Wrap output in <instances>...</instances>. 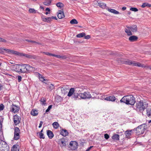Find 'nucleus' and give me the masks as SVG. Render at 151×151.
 Instances as JSON below:
<instances>
[{
	"label": "nucleus",
	"mask_w": 151,
	"mask_h": 151,
	"mask_svg": "<svg viewBox=\"0 0 151 151\" xmlns=\"http://www.w3.org/2000/svg\"><path fill=\"white\" fill-rule=\"evenodd\" d=\"M120 102L125 103L127 105L132 106L135 102V98L132 95L126 96L122 98Z\"/></svg>",
	"instance_id": "nucleus-1"
},
{
	"label": "nucleus",
	"mask_w": 151,
	"mask_h": 151,
	"mask_svg": "<svg viewBox=\"0 0 151 151\" xmlns=\"http://www.w3.org/2000/svg\"><path fill=\"white\" fill-rule=\"evenodd\" d=\"M136 106L137 110L142 112V114L144 115L143 111L147 107V104H145L142 101H139L137 103Z\"/></svg>",
	"instance_id": "nucleus-2"
},
{
	"label": "nucleus",
	"mask_w": 151,
	"mask_h": 151,
	"mask_svg": "<svg viewBox=\"0 0 151 151\" xmlns=\"http://www.w3.org/2000/svg\"><path fill=\"white\" fill-rule=\"evenodd\" d=\"M124 63L126 65H132L133 66H138L139 67L145 68L146 67L144 64H142L139 63L134 61H133L129 60H127L126 61H125L124 62Z\"/></svg>",
	"instance_id": "nucleus-3"
},
{
	"label": "nucleus",
	"mask_w": 151,
	"mask_h": 151,
	"mask_svg": "<svg viewBox=\"0 0 151 151\" xmlns=\"http://www.w3.org/2000/svg\"><path fill=\"white\" fill-rule=\"evenodd\" d=\"M145 130L144 127V125H141L138 126L137 128H134L133 131H136V132L138 135L142 134L145 132Z\"/></svg>",
	"instance_id": "nucleus-4"
},
{
	"label": "nucleus",
	"mask_w": 151,
	"mask_h": 151,
	"mask_svg": "<svg viewBox=\"0 0 151 151\" xmlns=\"http://www.w3.org/2000/svg\"><path fill=\"white\" fill-rule=\"evenodd\" d=\"M20 131L19 129L17 127L14 128V139L15 140H17L19 139L20 138Z\"/></svg>",
	"instance_id": "nucleus-5"
},
{
	"label": "nucleus",
	"mask_w": 151,
	"mask_h": 151,
	"mask_svg": "<svg viewBox=\"0 0 151 151\" xmlns=\"http://www.w3.org/2000/svg\"><path fill=\"white\" fill-rule=\"evenodd\" d=\"M33 67L30 66L28 64H22L21 65V73H25L27 71L30 70L31 68Z\"/></svg>",
	"instance_id": "nucleus-6"
},
{
	"label": "nucleus",
	"mask_w": 151,
	"mask_h": 151,
	"mask_svg": "<svg viewBox=\"0 0 151 151\" xmlns=\"http://www.w3.org/2000/svg\"><path fill=\"white\" fill-rule=\"evenodd\" d=\"M3 48H0L1 50H4L6 52L10 54H14L17 55H19V53L17 51H14L13 50H11L8 49H4Z\"/></svg>",
	"instance_id": "nucleus-7"
},
{
	"label": "nucleus",
	"mask_w": 151,
	"mask_h": 151,
	"mask_svg": "<svg viewBox=\"0 0 151 151\" xmlns=\"http://www.w3.org/2000/svg\"><path fill=\"white\" fill-rule=\"evenodd\" d=\"M91 97V95L88 92H85L82 93H80V98L82 99H89Z\"/></svg>",
	"instance_id": "nucleus-8"
},
{
	"label": "nucleus",
	"mask_w": 151,
	"mask_h": 151,
	"mask_svg": "<svg viewBox=\"0 0 151 151\" xmlns=\"http://www.w3.org/2000/svg\"><path fill=\"white\" fill-rule=\"evenodd\" d=\"M78 143L75 141H71L69 144V148L73 150H75L77 148Z\"/></svg>",
	"instance_id": "nucleus-9"
},
{
	"label": "nucleus",
	"mask_w": 151,
	"mask_h": 151,
	"mask_svg": "<svg viewBox=\"0 0 151 151\" xmlns=\"http://www.w3.org/2000/svg\"><path fill=\"white\" fill-rule=\"evenodd\" d=\"M21 120V119L20 117L18 116L17 114H16L14 116L13 121L14 124L16 126H17L20 123Z\"/></svg>",
	"instance_id": "nucleus-10"
},
{
	"label": "nucleus",
	"mask_w": 151,
	"mask_h": 151,
	"mask_svg": "<svg viewBox=\"0 0 151 151\" xmlns=\"http://www.w3.org/2000/svg\"><path fill=\"white\" fill-rule=\"evenodd\" d=\"M19 106L12 104L11 106L10 111L14 113L17 112L19 110Z\"/></svg>",
	"instance_id": "nucleus-11"
},
{
	"label": "nucleus",
	"mask_w": 151,
	"mask_h": 151,
	"mask_svg": "<svg viewBox=\"0 0 151 151\" xmlns=\"http://www.w3.org/2000/svg\"><path fill=\"white\" fill-rule=\"evenodd\" d=\"M12 68L14 69V70L15 71L19 73H21V70H22L21 64L14 65H12Z\"/></svg>",
	"instance_id": "nucleus-12"
},
{
	"label": "nucleus",
	"mask_w": 151,
	"mask_h": 151,
	"mask_svg": "<svg viewBox=\"0 0 151 151\" xmlns=\"http://www.w3.org/2000/svg\"><path fill=\"white\" fill-rule=\"evenodd\" d=\"M21 55L25 57V58H28L31 59H36L37 58V57L36 55H34L26 54L24 53L21 54Z\"/></svg>",
	"instance_id": "nucleus-13"
},
{
	"label": "nucleus",
	"mask_w": 151,
	"mask_h": 151,
	"mask_svg": "<svg viewBox=\"0 0 151 151\" xmlns=\"http://www.w3.org/2000/svg\"><path fill=\"white\" fill-rule=\"evenodd\" d=\"M128 28L130 29L131 31L133 32H136L137 31V28L136 25H133L129 27H127Z\"/></svg>",
	"instance_id": "nucleus-14"
},
{
	"label": "nucleus",
	"mask_w": 151,
	"mask_h": 151,
	"mask_svg": "<svg viewBox=\"0 0 151 151\" xmlns=\"http://www.w3.org/2000/svg\"><path fill=\"white\" fill-rule=\"evenodd\" d=\"M104 99L107 101H114L116 100V98L114 96H112L107 97Z\"/></svg>",
	"instance_id": "nucleus-15"
},
{
	"label": "nucleus",
	"mask_w": 151,
	"mask_h": 151,
	"mask_svg": "<svg viewBox=\"0 0 151 151\" xmlns=\"http://www.w3.org/2000/svg\"><path fill=\"white\" fill-rule=\"evenodd\" d=\"M58 17L59 19H61L65 17L63 11L59 10L58 12Z\"/></svg>",
	"instance_id": "nucleus-16"
},
{
	"label": "nucleus",
	"mask_w": 151,
	"mask_h": 151,
	"mask_svg": "<svg viewBox=\"0 0 151 151\" xmlns=\"http://www.w3.org/2000/svg\"><path fill=\"white\" fill-rule=\"evenodd\" d=\"M138 39V37L132 35L129 38V40L131 42H133L137 41Z\"/></svg>",
	"instance_id": "nucleus-17"
},
{
	"label": "nucleus",
	"mask_w": 151,
	"mask_h": 151,
	"mask_svg": "<svg viewBox=\"0 0 151 151\" xmlns=\"http://www.w3.org/2000/svg\"><path fill=\"white\" fill-rule=\"evenodd\" d=\"M146 111L147 116L151 118V107H148L147 108ZM150 122H151V120L149 122V123Z\"/></svg>",
	"instance_id": "nucleus-18"
},
{
	"label": "nucleus",
	"mask_w": 151,
	"mask_h": 151,
	"mask_svg": "<svg viewBox=\"0 0 151 151\" xmlns=\"http://www.w3.org/2000/svg\"><path fill=\"white\" fill-rule=\"evenodd\" d=\"M19 147L17 144L13 146L11 148V151H19Z\"/></svg>",
	"instance_id": "nucleus-19"
},
{
	"label": "nucleus",
	"mask_w": 151,
	"mask_h": 151,
	"mask_svg": "<svg viewBox=\"0 0 151 151\" xmlns=\"http://www.w3.org/2000/svg\"><path fill=\"white\" fill-rule=\"evenodd\" d=\"M47 135L48 137L50 139H52L54 137V134L52 131H51L48 130L47 131Z\"/></svg>",
	"instance_id": "nucleus-20"
},
{
	"label": "nucleus",
	"mask_w": 151,
	"mask_h": 151,
	"mask_svg": "<svg viewBox=\"0 0 151 151\" xmlns=\"http://www.w3.org/2000/svg\"><path fill=\"white\" fill-rule=\"evenodd\" d=\"M60 134L64 137L66 136L68 134V132L65 129H62L61 131Z\"/></svg>",
	"instance_id": "nucleus-21"
},
{
	"label": "nucleus",
	"mask_w": 151,
	"mask_h": 151,
	"mask_svg": "<svg viewBox=\"0 0 151 151\" xmlns=\"http://www.w3.org/2000/svg\"><path fill=\"white\" fill-rule=\"evenodd\" d=\"M72 98L74 99H80V93H74L72 96Z\"/></svg>",
	"instance_id": "nucleus-22"
},
{
	"label": "nucleus",
	"mask_w": 151,
	"mask_h": 151,
	"mask_svg": "<svg viewBox=\"0 0 151 151\" xmlns=\"http://www.w3.org/2000/svg\"><path fill=\"white\" fill-rule=\"evenodd\" d=\"M75 92V89L73 88H70L69 91V92L68 93V96H71L73 95Z\"/></svg>",
	"instance_id": "nucleus-23"
},
{
	"label": "nucleus",
	"mask_w": 151,
	"mask_h": 151,
	"mask_svg": "<svg viewBox=\"0 0 151 151\" xmlns=\"http://www.w3.org/2000/svg\"><path fill=\"white\" fill-rule=\"evenodd\" d=\"M132 130H127L125 132V134L126 135V136L128 138L131 135V132L132 131Z\"/></svg>",
	"instance_id": "nucleus-24"
},
{
	"label": "nucleus",
	"mask_w": 151,
	"mask_h": 151,
	"mask_svg": "<svg viewBox=\"0 0 151 151\" xmlns=\"http://www.w3.org/2000/svg\"><path fill=\"white\" fill-rule=\"evenodd\" d=\"M61 142L62 144V145H60V146L61 147H65L66 145V142L65 141V138L64 137L61 138L60 139Z\"/></svg>",
	"instance_id": "nucleus-25"
},
{
	"label": "nucleus",
	"mask_w": 151,
	"mask_h": 151,
	"mask_svg": "<svg viewBox=\"0 0 151 151\" xmlns=\"http://www.w3.org/2000/svg\"><path fill=\"white\" fill-rule=\"evenodd\" d=\"M53 56L55 57L58 58H62L63 59H65L67 58V57L65 55H57L55 54H53Z\"/></svg>",
	"instance_id": "nucleus-26"
},
{
	"label": "nucleus",
	"mask_w": 151,
	"mask_h": 151,
	"mask_svg": "<svg viewBox=\"0 0 151 151\" xmlns=\"http://www.w3.org/2000/svg\"><path fill=\"white\" fill-rule=\"evenodd\" d=\"M108 10L109 12L112 13L114 14H119V12L116 10L113 9H109L108 8Z\"/></svg>",
	"instance_id": "nucleus-27"
},
{
	"label": "nucleus",
	"mask_w": 151,
	"mask_h": 151,
	"mask_svg": "<svg viewBox=\"0 0 151 151\" xmlns=\"http://www.w3.org/2000/svg\"><path fill=\"white\" fill-rule=\"evenodd\" d=\"M97 5L103 9H105L106 7V4L104 3H98Z\"/></svg>",
	"instance_id": "nucleus-28"
},
{
	"label": "nucleus",
	"mask_w": 151,
	"mask_h": 151,
	"mask_svg": "<svg viewBox=\"0 0 151 151\" xmlns=\"http://www.w3.org/2000/svg\"><path fill=\"white\" fill-rule=\"evenodd\" d=\"M40 104L42 105L45 106L46 105V99L44 97L40 99Z\"/></svg>",
	"instance_id": "nucleus-29"
},
{
	"label": "nucleus",
	"mask_w": 151,
	"mask_h": 151,
	"mask_svg": "<svg viewBox=\"0 0 151 151\" xmlns=\"http://www.w3.org/2000/svg\"><path fill=\"white\" fill-rule=\"evenodd\" d=\"M30 114L33 116H36L38 114V111L37 110H34L33 109L31 111Z\"/></svg>",
	"instance_id": "nucleus-30"
},
{
	"label": "nucleus",
	"mask_w": 151,
	"mask_h": 151,
	"mask_svg": "<svg viewBox=\"0 0 151 151\" xmlns=\"http://www.w3.org/2000/svg\"><path fill=\"white\" fill-rule=\"evenodd\" d=\"M125 31L127 33V35L128 36L131 35H132V34L131 32V30L129 28L125 29Z\"/></svg>",
	"instance_id": "nucleus-31"
},
{
	"label": "nucleus",
	"mask_w": 151,
	"mask_h": 151,
	"mask_svg": "<svg viewBox=\"0 0 151 151\" xmlns=\"http://www.w3.org/2000/svg\"><path fill=\"white\" fill-rule=\"evenodd\" d=\"M125 31L127 33V35L128 36L131 35H132V34L131 32V30L129 28L125 29Z\"/></svg>",
	"instance_id": "nucleus-32"
},
{
	"label": "nucleus",
	"mask_w": 151,
	"mask_h": 151,
	"mask_svg": "<svg viewBox=\"0 0 151 151\" xmlns=\"http://www.w3.org/2000/svg\"><path fill=\"white\" fill-rule=\"evenodd\" d=\"M42 19L43 21L47 23H49L51 21H52L51 17H48L47 18H42Z\"/></svg>",
	"instance_id": "nucleus-33"
},
{
	"label": "nucleus",
	"mask_w": 151,
	"mask_h": 151,
	"mask_svg": "<svg viewBox=\"0 0 151 151\" xmlns=\"http://www.w3.org/2000/svg\"><path fill=\"white\" fill-rule=\"evenodd\" d=\"M112 138L114 140H119V136L118 134H115L112 136Z\"/></svg>",
	"instance_id": "nucleus-34"
},
{
	"label": "nucleus",
	"mask_w": 151,
	"mask_h": 151,
	"mask_svg": "<svg viewBox=\"0 0 151 151\" xmlns=\"http://www.w3.org/2000/svg\"><path fill=\"white\" fill-rule=\"evenodd\" d=\"M51 1L52 0H45V1L43 3L45 5L49 6L50 4Z\"/></svg>",
	"instance_id": "nucleus-35"
},
{
	"label": "nucleus",
	"mask_w": 151,
	"mask_h": 151,
	"mask_svg": "<svg viewBox=\"0 0 151 151\" xmlns=\"http://www.w3.org/2000/svg\"><path fill=\"white\" fill-rule=\"evenodd\" d=\"M68 90V89L65 87H63L61 88L62 93L64 94H65L66 93H67Z\"/></svg>",
	"instance_id": "nucleus-36"
},
{
	"label": "nucleus",
	"mask_w": 151,
	"mask_h": 151,
	"mask_svg": "<svg viewBox=\"0 0 151 151\" xmlns=\"http://www.w3.org/2000/svg\"><path fill=\"white\" fill-rule=\"evenodd\" d=\"M54 86L53 84H50L48 85V88H47V89H48L50 90V91H51L52 89H54Z\"/></svg>",
	"instance_id": "nucleus-37"
},
{
	"label": "nucleus",
	"mask_w": 151,
	"mask_h": 151,
	"mask_svg": "<svg viewBox=\"0 0 151 151\" xmlns=\"http://www.w3.org/2000/svg\"><path fill=\"white\" fill-rule=\"evenodd\" d=\"M151 6V5L150 4L146 3H143L141 6V7L142 8H145L146 6L150 7Z\"/></svg>",
	"instance_id": "nucleus-38"
},
{
	"label": "nucleus",
	"mask_w": 151,
	"mask_h": 151,
	"mask_svg": "<svg viewBox=\"0 0 151 151\" xmlns=\"http://www.w3.org/2000/svg\"><path fill=\"white\" fill-rule=\"evenodd\" d=\"M52 125L54 128L57 129L59 126V124L57 122H55L52 124Z\"/></svg>",
	"instance_id": "nucleus-39"
},
{
	"label": "nucleus",
	"mask_w": 151,
	"mask_h": 151,
	"mask_svg": "<svg viewBox=\"0 0 151 151\" xmlns=\"http://www.w3.org/2000/svg\"><path fill=\"white\" fill-rule=\"evenodd\" d=\"M85 35L86 34L85 33L82 32L77 35L76 36V37H77L81 38L84 37V36H85Z\"/></svg>",
	"instance_id": "nucleus-40"
},
{
	"label": "nucleus",
	"mask_w": 151,
	"mask_h": 151,
	"mask_svg": "<svg viewBox=\"0 0 151 151\" xmlns=\"http://www.w3.org/2000/svg\"><path fill=\"white\" fill-rule=\"evenodd\" d=\"M70 23L72 24H76L78 23V22L76 19H73L70 21Z\"/></svg>",
	"instance_id": "nucleus-41"
},
{
	"label": "nucleus",
	"mask_w": 151,
	"mask_h": 151,
	"mask_svg": "<svg viewBox=\"0 0 151 151\" xmlns=\"http://www.w3.org/2000/svg\"><path fill=\"white\" fill-rule=\"evenodd\" d=\"M38 76H39V78L40 80L42 81H45L46 80L44 78V77L42 76V75H40V73H38Z\"/></svg>",
	"instance_id": "nucleus-42"
},
{
	"label": "nucleus",
	"mask_w": 151,
	"mask_h": 151,
	"mask_svg": "<svg viewBox=\"0 0 151 151\" xmlns=\"http://www.w3.org/2000/svg\"><path fill=\"white\" fill-rule=\"evenodd\" d=\"M56 5L58 7H60L61 8L63 7V4L61 2H58L56 4Z\"/></svg>",
	"instance_id": "nucleus-43"
},
{
	"label": "nucleus",
	"mask_w": 151,
	"mask_h": 151,
	"mask_svg": "<svg viewBox=\"0 0 151 151\" xmlns=\"http://www.w3.org/2000/svg\"><path fill=\"white\" fill-rule=\"evenodd\" d=\"M25 41H27L29 42H31L32 43H34L35 44H39V43L38 42H35V41L33 40H29L28 39H26Z\"/></svg>",
	"instance_id": "nucleus-44"
},
{
	"label": "nucleus",
	"mask_w": 151,
	"mask_h": 151,
	"mask_svg": "<svg viewBox=\"0 0 151 151\" xmlns=\"http://www.w3.org/2000/svg\"><path fill=\"white\" fill-rule=\"evenodd\" d=\"M29 12L30 13H35L37 12V10H35L34 9L30 8L29 9Z\"/></svg>",
	"instance_id": "nucleus-45"
},
{
	"label": "nucleus",
	"mask_w": 151,
	"mask_h": 151,
	"mask_svg": "<svg viewBox=\"0 0 151 151\" xmlns=\"http://www.w3.org/2000/svg\"><path fill=\"white\" fill-rule=\"evenodd\" d=\"M130 10L134 12H136L138 11V9L136 8L135 7H131Z\"/></svg>",
	"instance_id": "nucleus-46"
},
{
	"label": "nucleus",
	"mask_w": 151,
	"mask_h": 151,
	"mask_svg": "<svg viewBox=\"0 0 151 151\" xmlns=\"http://www.w3.org/2000/svg\"><path fill=\"white\" fill-rule=\"evenodd\" d=\"M39 137L40 139H45V137L44 136V134L42 133H39Z\"/></svg>",
	"instance_id": "nucleus-47"
},
{
	"label": "nucleus",
	"mask_w": 151,
	"mask_h": 151,
	"mask_svg": "<svg viewBox=\"0 0 151 151\" xmlns=\"http://www.w3.org/2000/svg\"><path fill=\"white\" fill-rule=\"evenodd\" d=\"M43 53L44 54H45L46 55H49V56H53V54L50 53L49 52H43Z\"/></svg>",
	"instance_id": "nucleus-48"
},
{
	"label": "nucleus",
	"mask_w": 151,
	"mask_h": 151,
	"mask_svg": "<svg viewBox=\"0 0 151 151\" xmlns=\"http://www.w3.org/2000/svg\"><path fill=\"white\" fill-rule=\"evenodd\" d=\"M52 105H50L48 107V108L46 110V112H47L49 111L50 110V109L52 107Z\"/></svg>",
	"instance_id": "nucleus-49"
},
{
	"label": "nucleus",
	"mask_w": 151,
	"mask_h": 151,
	"mask_svg": "<svg viewBox=\"0 0 151 151\" xmlns=\"http://www.w3.org/2000/svg\"><path fill=\"white\" fill-rule=\"evenodd\" d=\"M22 77L21 76H18V81L19 82H20L22 80Z\"/></svg>",
	"instance_id": "nucleus-50"
},
{
	"label": "nucleus",
	"mask_w": 151,
	"mask_h": 151,
	"mask_svg": "<svg viewBox=\"0 0 151 151\" xmlns=\"http://www.w3.org/2000/svg\"><path fill=\"white\" fill-rule=\"evenodd\" d=\"M4 108V106L3 104H1L0 105V110H2Z\"/></svg>",
	"instance_id": "nucleus-51"
},
{
	"label": "nucleus",
	"mask_w": 151,
	"mask_h": 151,
	"mask_svg": "<svg viewBox=\"0 0 151 151\" xmlns=\"http://www.w3.org/2000/svg\"><path fill=\"white\" fill-rule=\"evenodd\" d=\"M84 38L86 39H90L91 38V36L90 35H87L86 36L85 35V36H84Z\"/></svg>",
	"instance_id": "nucleus-52"
},
{
	"label": "nucleus",
	"mask_w": 151,
	"mask_h": 151,
	"mask_svg": "<svg viewBox=\"0 0 151 151\" xmlns=\"http://www.w3.org/2000/svg\"><path fill=\"white\" fill-rule=\"evenodd\" d=\"M104 136L105 138L106 139H108L109 138V136L107 134H105Z\"/></svg>",
	"instance_id": "nucleus-53"
},
{
	"label": "nucleus",
	"mask_w": 151,
	"mask_h": 151,
	"mask_svg": "<svg viewBox=\"0 0 151 151\" xmlns=\"http://www.w3.org/2000/svg\"><path fill=\"white\" fill-rule=\"evenodd\" d=\"M43 124V122H42V121H40V124H39V128H40L42 126V125Z\"/></svg>",
	"instance_id": "nucleus-54"
},
{
	"label": "nucleus",
	"mask_w": 151,
	"mask_h": 151,
	"mask_svg": "<svg viewBox=\"0 0 151 151\" xmlns=\"http://www.w3.org/2000/svg\"><path fill=\"white\" fill-rule=\"evenodd\" d=\"M93 147V146H90L89 147H88L87 149L86 150V151H89Z\"/></svg>",
	"instance_id": "nucleus-55"
},
{
	"label": "nucleus",
	"mask_w": 151,
	"mask_h": 151,
	"mask_svg": "<svg viewBox=\"0 0 151 151\" xmlns=\"http://www.w3.org/2000/svg\"><path fill=\"white\" fill-rule=\"evenodd\" d=\"M51 20H52V19H55V20H57V18L56 17L52 16L51 17Z\"/></svg>",
	"instance_id": "nucleus-56"
},
{
	"label": "nucleus",
	"mask_w": 151,
	"mask_h": 151,
	"mask_svg": "<svg viewBox=\"0 0 151 151\" xmlns=\"http://www.w3.org/2000/svg\"><path fill=\"white\" fill-rule=\"evenodd\" d=\"M0 41H2L4 42H6V40H4L1 37H0Z\"/></svg>",
	"instance_id": "nucleus-57"
},
{
	"label": "nucleus",
	"mask_w": 151,
	"mask_h": 151,
	"mask_svg": "<svg viewBox=\"0 0 151 151\" xmlns=\"http://www.w3.org/2000/svg\"><path fill=\"white\" fill-rule=\"evenodd\" d=\"M126 9V7L125 6L123 7L122 8V10L123 11Z\"/></svg>",
	"instance_id": "nucleus-58"
},
{
	"label": "nucleus",
	"mask_w": 151,
	"mask_h": 151,
	"mask_svg": "<svg viewBox=\"0 0 151 151\" xmlns=\"http://www.w3.org/2000/svg\"><path fill=\"white\" fill-rule=\"evenodd\" d=\"M46 11H48V12H50V9L49 8H47L45 9Z\"/></svg>",
	"instance_id": "nucleus-59"
},
{
	"label": "nucleus",
	"mask_w": 151,
	"mask_h": 151,
	"mask_svg": "<svg viewBox=\"0 0 151 151\" xmlns=\"http://www.w3.org/2000/svg\"><path fill=\"white\" fill-rule=\"evenodd\" d=\"M147 67L149 68L150 70H151V66H148Z\"/></svg>",
	"instance_id": "nucleus-60"
},
{
	"label": "nucleus",
	"mask_w": 151,
	"mask_h": 151,
	"mask_svg": "<svg viewBox=\"0 0 151 151\" xmlns=\"http://www.w3.org/2000/svg\"><path fill=\"white\" fill-rule=\"evenodd\" d=\"M2 87V86L0 84V91L1 90Z\"/></svg>",
	"instance_id": "nucleus-61"
},
{
	"label": "nucleus",
	"mask_w": 151,
	"mask_h": 151,
	"mask_svg": "<svg viewBox=\"0 0 151 151\" xmlns=\"http://www.w3.org/2000/svg\"><path fill=\"white\" fill-rule=\"evenodd\" d=\"M40 8L41 9H44V8L43 7H42V6H40Z\"/></svg>",
	"instance_id": "nucleus-62"
},
{
	"label": "nucleus",
	"mask_w": 151,
	"mask_h": 151,
	"mask_svg": "<svg viewBox=\"0 0 151 151\" xmlns=\"http://www.w3.org/2000/svg\"><path fill=\"white\" fill-rule=\"evenodd\" d=\"M111 55H114L115 53H114L113 52H111V53L110 54Z\"/></svg>",
	"instance_id": "nucleus-63"
},
{
	"label": "nucleus",
	"mask_w": 151,
	"mask_h": 151,
	"mask_svg": "<svg viewBox=\"0 0 151 151\" xmlns=\"http://www.w3.org/2000/svg\"><path fill=\"white\" fill-rule=\"evenodd\" d=\"M43 129H42L41 131L39 133H42V132H43Z\"/></svg>",
	"instance_id": "nucleus-64"
}]
</instances>
